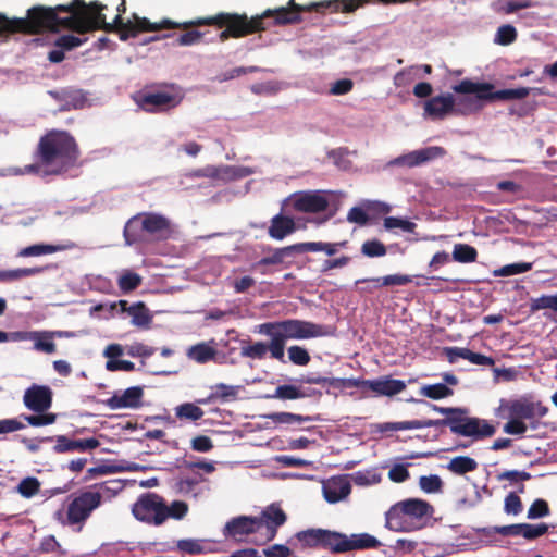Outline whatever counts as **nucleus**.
<instances>
[{"label":"nucleus","mask_w":557,"mask_h":557,"mask_svg":"<svg viewBox=\"0 0 557 557\" xmlns=\"http://www.w3.org/2000/svg\"><path fill=\"white\" fill-rule=\"evenodd\" d=\"M99 5V28L95 32L117 33L119 35H136L138 33H158L161 30L182 29L184 35H202L193 29L195 27L212 25L218 28H224L220 35H251L271 30L276 26H287L300 22L311 23L313 25L326 23V16L323 15L320 2L309 4H298L295 0H288L286 5L267 9L261 14L248 17L247 14L238 13H219L214 16L199 17L193 21L174 22L170 18H162L158 22H151L146 17L132 13L126 21L123 14L126 12V0H121L116 11L117 14L112 22H108L103 13L107 5L99 1H90Z\"/></svg>","instance_id":"1"},{"label":"nucleus","mask_w":557,"mask_h":557,"mask_svg":"<svg viewBox=\"0 0 557 557\" xmlns=\"http://www.w3.org/2000/svg\"><path fill=\"white\" fill-rule=\"evenodd\" d=\"M99 5L85 0H72L54 7L37 4L27 9L25 17H9L0 13V35H77L99 28Z\"/></svg>","instance_id":"2"},{"label":"nucleus","mask_w":557,"mask_h":557,"mask_svg":"<svg viewBox=\"0 0 557 557\" xmlns=\"http://www.w3.org/2000/svg\"><path fill=\"white\" fill-rule=\"evenodd\" d=\"M40 165L47 174H60L77 160L76 144L67 133L51 131L38 144Z\"/></svg>","instance_id":"3"},{"label":"nucleus","mask_w":557,"mask_h":557,"mask_svg":"<svg viewBox=\"0 0 557 557\" xmlns=\"http://www.w3.org/2000/svg\"><path fill=\"white\" fill-rule=\"evenodd\" d=\"M259 332L271 337V357L282 362L286 341L308 339L327 334L323 325L298 319L263 323L259 326Z\"/></svg>","instance_id":"4"},{"label":"nucleus","mask_w":557,"mask_h":557,"mask_svg":"<svg viewBox=\"0 0 557 557\" xmlns=\"http://www.w3.org/2000/svg\"><path fill=\"white\" fill-rule=\"evenodd\" d=\"M434 508L426 500L409 498L393 505L386 512V527L393 531H412L421 527V520L433 515Z\"/></svg>","instance_id":"5"},{"label":"nucleus","mask_w":557,"mask_h":557,"mask_svg":"<svg viewBox=\"0 0 557 557\" xmlns=\"http://www.w3.org/2000/svg\"><path fill=\"white\" fill-rule=\"evenodd\" d=\"M454 91L458 94H474L475 97H466L462 102L466 104L463 109H458L462 114H469L478 111L482 107V100H512L523 99L529 96L530 88L521 87L516 89H504L493 92V86L487 83L479 84L469 79L462 81L460 84L453 87Z\"/></svg>","instance_id":"6"},{"label":"nucleus","mask_w":557,"mask_h":557,"mask_svg":"<svg viewBox=\"0 0 557 557\" xmlns=\"http://www.w3.org/2000/svg\"><path fill=\"white\" fill-rule=\"evenodd\" d=\"M435 410L446 414L447 418L442 420H428V422H433L432 426H449L454 434L480 440L494 435L496 431L487 421L467 416V410L462 408L435 407Z\"/></svg>","instance_id":"7"},{"label":"nucleus","mask_w":557,"mask_h":557,"mask_svg":"<svg viewBox=\"0 0 557 557\" xmlns=\"http://www.w3.org/2000/svg\"><path fill=\"white\" fill-rule=\"evenodd\" d=\"M171 233L170 221L160 214L143 213L132 218L124 227V237L127 245L148 238L162 239Z\"/></svg>","instance_id":"8"},{"label":"nucleus","mask_w":557,"mask_h":557,"mask_svg":"<svg viewBox=\"0 0 557 557\" xmlns=\"http://www.w3.org/2000/svg\"><path fill=\"white\" fill-rule=\"evenodd\" d=\"M132 513L141 522L161 525L165 522V503L156 493H145L134 503Z\"/></svg>","instance_id":"9"},{"label":"nucleus","mask_w":557,"mask_h":557,"mask_svg":"<svg viewBox=\"0 0 557 557\" xmlns=\"http://www.w3.org/2000/svg\"><path fill=\"white\" fill-rule=\"evenodd\" d=\"M102 495L99 492L86 491L74 497L67 507V521L70 524L84 523L91 512L100 506Z\"/></svg>","instance_id":"10"},{"label":"nucleus","mask_w":557,"mask_h":557,"mask_svg":"<svg viewBox=\"0 0 557 557\" xmlns=\"http://www.w3.org/2000/svg\"><path fill=\"white\" fill-rule=\"evenodd\" d=\"M285 202L290 203L297 212L319 213L327 209L330 199L326 191L307 190L292 194Z\"/></svg>","instance_id":"11"},{"label":"nucleus","mask_w":557,"mask_h":557,"mask_svg":"<svg viewBox=\"0 0 557 557\" xmlns=\"http://www.w3.org/2000/svg\"><path fill=\"white\" fill-rule=\"evenodd\" d=\"M502 408L508 411L509 418H518L522 421L541 419L548 412V408L541 401H534L528 396L504 401Z\"/></svg>","instance_id":"12"},{"label":"nucleus","mask_w":557,"mask_h":557,"mask_svg":"<svg viewBox=\"0 0 557 557\" xmlns=\"http://www.w3.org/2000/svg\"><path fill=\"white\" fill-rule=\"evenodd\" d=\"M182 98L183 96L175 90L156 91L138 95L136 101L145 111L159 112L176 107L182 101Z\"/></svg>","instance_id":"13"},{"label":"nucleus","mask_w":557,"mask_h":557,"mask_svg":"<svg viewBox=\"0 0 557 557\" xmlns=\"http://www.w3.org/2000/svg\"><path fill=\"white\" fill-rule=\"evenodd\" d=\"M445 153L446 151L444 148L431 146L399 156L391 160L387 165L406 168L419 166L432 160L442 158Z\"/></svg>","instance_id":"14"},{"label":"nucleus","mask_w":557,"mask_h":557,"mask_svg":"<svg viewBox=\"0 0 557 557\" xmlns=\"http://www.w3.org/2000/svg\"><path fill=\"white\" fill-rule=\"evenodd\" d=\"M23 401L28 409L45 412L51 407L52 391L48 386L34 384L25 391Z\"/></svg>","instance_id":"15"},{"label":"nucleus","mask_w":557,"mask_h":557,"mask_svg":"<svg viewBox=\"0 0 557 557\" xmlns=\"http://www.w3.org/2000/svg\"><path fill=\"white\" fill-rule=\"evenodd\" d=\"M257 519L262 521V534L264 541L269 542L275 537L277 529L286 522L287 517L278 505L272 504Z\"/></svg>","instance_id":"16"},{"label":"nucleus","mask_w":557,"mask_h":557,"mask_svg":"<svg viewBox=\"0 0 557 557\" xmlns=\"http://www.w3.org/2000/svg\"><path fill=\"white\" fill-rule=\"evenodd\" d=\"M354 386L368 387L376 396H394L406 388V383L392 377H382L377 380L354 381Z\"/></svg>","instance_id":"17"},{"label":"nucleus","mask_w":557,"mask_h":557,"mask_svg":"<svg viewBox=\"0 0 557 557\" xmlns=\"http://www.w3.org/2000/svg\"><path fill=\"white\" fill-rule=\"evenodd\" d=\"M323 495L329 503L345 499L351 492V485L345 476H334L323 483Z\"/></svg>","instance_id":"18"},{"label":"nucleus","mask_w":557,"mask_h":557,"mask_svg":"<svg viewBox=\"0 0 557 557\" xmlns=\"http://www.w3.org/2000/svg\"><path fill=\"white\" fill-rule=\"evenodd\" d=\"M143 395L141 387H129L122 393H115L108 399V405L112 409L137 408L141 404Z\"/></svg>","instance_id":"19"},{"label":"nucleus","mask_w":557,"mask_h":557,"mask_svg":"<svg viewBox=\"0 0 557 557\" xmlns=\"http://www.w3.org/2000/svg\"><path fill=\"white\" fill-rule=\"evenodd\" d=\"M297 228L294 218L278 213L271 219L268 234L274 239L282 240L296 232Z\"/></svg>","instance_id":"20"},{"label":"nucleus","mask_w":557,"mask_h":557,"mask_svg":"<svg viewBox=\"0 0 557 557\" xmlns=\"http://www.w3.org/2000/svg\"><path fill=\"white\" fill-rule=\"evenodd\" d=\"M260 531H262V521L246 516L235 518L225 525V532L232 536L246 535Z\"/></svg>","instance_id":"21"},{"label":"nucleus","mask_w":557,"mask_h":557,"mask_svg":"<svg viewBox=\"0 0 557 557\" xmlns=\"http://www.w3.org/2000/svg\"><path fill=\"white\" fill-rule=\"evenodd\" d=\"M455 100L453 96H437L433 97L424 103L425 114L432 119H444L447 114L454 111Z\"/></svg>","instance_id":"22"},{"label":"nucleus","mask_w":557,"mask_h":557,"mask_svg":"<svg viewBox=\"0 0 557 557\" xmlns=\"http://www.w3.org/2000/svg\"><path fill=\"white\" fill-rule=\"evenodd\" d=\"M100 445L97 438L69 440L66 436H58L54 451L62 454L66 451H86L97 448Z\"/></svg>","instance_id":"23"},{"label":"nucleus","mask_w":557,"mask_h":557,"mask_svg":"<svg viewBox=\"0 0 557 557\" xmlns=\"http://www.w3.org/2000/svg\"><path fill=\"white\" fill-rule=\"evenodd\" d=\"M49 95L62 102L60 108L62 111L82 108L86 101L82 90L77 89L67 88L61 91H49Z\"/></svg>","instance_id":"24"},{"label":"nucleus","mask_w":557,"mask_h":557,"mask_svg":"<svg viewBox=\"0 0 557 557\" xmlns=\"http://www.w3.org/2000/svg\"><path fill=\"white\" fill-rule=\"evenodd\" d=\"M35 336L34 338H30V341L34 343V348L37 351L46 352V354H53L55 352L57 346L53 342L54 336H62V332H52V331H33Z\"/></svg>","instance_id":"25"},{"label":"nucleus","mask_w":557,"mask_h":557,"mask_svg":"<svg viewBox=\"0 0 557 557\" xmlns=\"http://www.w3.org/2000/svg\"><path fill=\"white\" fill-rule=\"evenodd\" d=\"M218 350L209 343H200L188 348L187 357L197 363L214 360Z\"/></svg>","instance_id":"26"},{"label":"nucleus","mask_w":557,"mask_h":557,"mask_svg":"<svg viewBox=\"0 0 557 557\" xmlns=\"http://www.w3.org/2000/svg\"><path fill=\"white\" fill-rule=\"evenodd\" d=\"M323 548L330 549L332 553L348 552V535L339 532L325 530Z\"/></svg>","instance_id":"27"},{"label":"nucleus","mask_w":557,"mask_h":557,"mask_svg":"<svg viewBox=\"0 0 557 557\" xmlns=\"http://www.w3.org/2000/svg\"><path fill=\"white\" fill-rule=\"evenodd\" d=\"M86 37H59L57 46L60 49L52 50L49 53V60L53 63H59L64 59V50H72L81 46L85 41Z\"/></svg>","instance_id":"28"},{"label":"nucleus","mask_w":557,"mask_h":557,"mask_svg":"<svg viewBox=\"0 0 557 557\" xmlns=\"http://www.w3.org/2000/svg\"><path fill=\"white\" fill-rule=\"evenodd\" d=\"M478 462L468 456H458L453 459L447 465V469L457 475H463L468 472H472L476 470Z\"/></svg>","instance_id":"29"},{"label":"nucleus","mask_w":557,"mask_h":557,"mask_svg":"<svg viewBox=\"0 0 557 557\" xmlns=\"http://www.w3.org/2000/svg\"><path fill=\"white\" fill-rule=\"evenodd\" d=\"M380 545V541L368 533L352 534L348 536V552L376 548Z\"/></svg>","instance_id":"30"},{"label":"nucleus","mask_w":557,"mask_h":557,"mask_svg":"<svg viewBox=\"0 0 557 557\" xmlns=\"http://www.w3.org/2000/svg\"><path fill=\"white\" fill-rule=\"evenodd\" d=\"M294 251L302 252V248L299 247V244L287 246L284 248H276L272 251L271 255L262 258L257 264L258 265L281 264L284 262L285 257L289 256Z\"/></svg>","instance_id":"31"},{"label":"nucleus","mask_w":557,"mask_h":557,"mask_svg":"<svg viewBox=\"0 0 557 557\" xmlns=\"http://www.w3.org/2000/svg\"><path fill=\"white\" fill-rule=\"evenodd\" d=\"M127 313L132 317V323L139 327H147L152 319L149 310L143 302L129 306Z\"/></svg>","instance_id":"32"},{"label":"nucleus","mask_w":557,"mask_h":557,"mask_svg":"<svg viewBox=\"0 0 557 557\" xmlns=\"http://www.w3.org/2000/svg\"><path fill=\"white\" fill-rule=\"evenodd\" d=\"M255 171L247 166L222 165L220 166L221 181H234L251 175Z\"/></svg>","instance_id":"33"},{"label":"nucleus","mask_w":557,"mask_h":557,"mask_svg":"<svg viewBox=\"0 0 557 557\" xmlns=\"http://www.w3.org/2000/svg\"><path fill=\"white\" fill-rule=\"evenodd\" d=\"M44 271V268H24L15 270L0 271V281L13 282L18 281L27 276L39 274Z\"/></svg>","instance_id":"34"},{"label":"nucleus","mask_w":557,"mask_h":557,"mask_svg":"<svg viewBox=\"0 0 557 557\" xmlns=\"http://www.w3.org/2000/svg\"><path fill=\"white\" fill-rule=\"evenodd\" d=\"M346 243H321L310 242L300 243L299 247L302 248V252L306 251H324L327 256H333L337 252L338 247H343Z\"/></svg>","instance_id":"35"},{"label":"nucleus","mask_w":557,"mask_h":557,"mask_svg":"<svg viewBox=\"0 0 557 557\" xmlns=\"http://www.w3.org/2000/svg\"><path fill=\"white\" fill-rule=\"evenodd\" d=\"M141 282L143 278L139 274L126 270L120 275L117 285L123 293L127 294L136 289Z\"/></svg>","instance_id":"36"},{"label":"nucleus","mask_w":557,"mask_h":557,"mask_svg":"<svg viewBox=\"0 0 557 557\" xmlns=\"http://www.w3.org/2000/svg\"><path fill=\"white\" fill-rule=\"evenodd\" d=\"M476 249L467 244H456L453 250V259L457 262L469 263L476 260Z\"/></svg>","instance_id":"37"},{"label":"nucleus","mask_w":557,"mask_h":557,"mask_svg":"<svg viewBox=\"0 0 557 557\" xmlns=\"http://www.w3.org/2000/svg\"><path fill=\"white\" fill-rule=\"evenodd\" d=\"M523 523L522 524H511L505 527H494V528H483L479 532L482 536L490 539L494 534L498 533L504 536L507 535H522Z\"/></svg>","instance_id":"38"},{"label":"nucleus","mask_w":557,"mask_h":557,"mask_svg":"<svg viewBox=\"0 0 557 557\" xmlns=\"http://www.w3.org/2000/svg\"><path fill=\"white\" fill-rule=\"evenodd\" d=\"M420 394L431 399H442L453 395V389L443 383L425 385L420 389Z\"/></svg>","instance_id":"39"},{"label":"nucleus","mask_w":557,"mask_h":557,"mask_svg":"<svg viewBox=\"0 0 557 557\" xmlns=\"http://www.w3.org/2000/svg\"><path fill=\"white\" fill-rule=\"evenodd\" d=\"M364 282H374L377 286H403L410 283L411 277L408 275L393 274L382 278L359 280L357 281V284Z\"/></svg>","instance_id":"40"},{"label":"nucleus","mask_w":557,"mask_h":557,"mask_svg":"<svg viewBox=\"0 0 557 557\" xmlns=\"http://www.w3.org/2000/svg\"><path fill=\"white\" fill-rule=\"evenodd\" d=\"M325 530L323 529H310L307 531L299 532L297 537L308 546H323Z\"/></svg>","instance_id":"41"},{"label":"nucleus","mask_w":557,"mask_h":557,"mask_svg":"<svg viewBox=\"0 0 557 557\" xmlns=\"http://www.w3.org/2000/svg\"><path fill=\"white\" fill-rule=\"evenodd\" d=\"M433 422L413 420V421H401V422H389L385 423L381 429L383 431H403L412 429H422L432 426Z\"/></svg>","instance_id":"42"},{"label":"nucleus","mask_w":557,"mask_h":557,"mask_svg":"<svg viewBox=\"0 0 557 557\" xmlns=\"http://www.w3.org/2000/svg\"><path fill=\"white\" fill-rule=\"evenodd\" d=\"M268 351L271 354V342L269 344L257 342L243 347L240 354L243 357L251 359H263Z\"/></svg>","instance_id":"43"},{"label":"nucleus","mask_w":557,"mask_h":557,"mask_svg":"<svg viewBox=\"0 0 557 557\" xmlns=\"http://www.w3.org/2000/svg\"><path fill=\"white\" fill-rule=\"evenodd\" d=\"M203 410L191 403L183 404L176 407V416L180 419H186L190 421H197L203 417Z\"/></svg>","instance_id":"44"},{"label":"nucleus","mask_w":557,"mask_h":557,"mask_svg":"<svg viewBox=\"0 0 557 557\" xmlns=\"http://www.w3.org/2000/svg\"><path fill=\"white\" fill-rule=\"evenodd\" d=\"M419 486L426 493H440L443 488V481L438 475H423L419 479Z\"/></svg>","instance_id":"45"},{"label":"nucleus","mask_w":557,"mask_h":557,"mask_svg":"<svg viewBox=\"0 0 557 557\" xmlns=\"http://www.w3.org/2000/svg\"><path fill=\"white\" fill-rule=\"evenodd\" d=\"M386 251L385 245L377 239L367 240L361 246V252L370 258L383 257Z\"/></svg>","instance_id":"46"},{"label":"nucleus","mask_w":557,"mask_h":557,"mask_svg":"<svg viewBox=\"0 0 557 557\" xmlns=\"http://www.w3.org/2000/svg\"><path fill=\"white\" fill-rule=\"evenodd\" d=\"M532 269V263L530 262H519L505 265L496 271H494L495 276H510L520 273L528 272Z\"/></svg>","instance_id":"47"},{"label":"nucleus","mask_w":557,"mask_h":557,"mask_svg":"<svg viewBox=\"0 0 557 557\" xmlns=\"http://www.w3.org/2000/svg\"><path fill=\"white\" fill-rule=\"evenodd\" d=\"M58 250H59L58 246L39 244V245H33V246L23 248L18 252V256H21V257L41 256V255L53 253Z\"/></svg>","instance_id":"48"},{"label":"nucleus","mask_w":557,"mask_h":557,"mask_svg":"<svg viewBox=\"0 0 557 557\" xmlns=\"http://www.w3.org/2000/svg\"><path fill=\"white\" fill-rule=\"evenodd\" d=\"M271 397L280 399H298L305 397V394L294 385H280Z\"/></svg>","instance_id":"49"},{"label":"nucleus","mask_w":557,"mask_h":557,"mask_svg":"<svg viewBox=\"0 0 557 557\" xmlns=\"http://www.w3.org/2000/svg\"><path fill=\"white\" fill-rule=\"evenodd\" d=\"M40 483L36 478L23 479L18 486L17 492L24 497H32L39 492Z\"/></svg>","instance_id":"50"},{"label":"nucleus","mask_w":557,"mask_h":557,"mask_svg":"<svg viewBox=\"0 0 557 557\" xmlns=\"http://www.w3.org/2000/svg\"><path fill=\"white\" fill-rule=\"evenodd\" d=\"M384 227L385 230L388 231L394 228H400L404 232L412 233L416 228V224L408 220L389 216L384 219Z\"/></svg>","instance_id":"51"},{"label":"nucleus","mask_w":557,"mask_h":557,"mask_svg":"<svg viewBox=\"0 0 557 557\" xmlns=\"http://www.w3.org/2000/svg\"><path fill=\"white\" fill-rule=\"evenodd\" d=\"M289 360L297 366H306L310 362L309 352L300 346H290L287 350Z\"/></svg>","instance_id":"52"},{"label":"nucleus","mask_w":557,"mask_h":557,"mask_svg":"<svg viewBox=\"0 0 557 557\" xmlns=\"http://www.w3.org/2000/svg\"><path fill=\"white\" fill-rule=\"evenodd\" d=\"M213 392L211 394L212 398H220L223 400L235 398L238 392V387L226 385V384H216L212 387Z\"/></svg>","instance_id":"53"},{"label":"nucleus","mask_w":557,"mask_h":557,"mask_svg":"<svg viewBox=\"0 0 557 557\" xmlns=\"http://www.w3.org/2000/svg\"><path fill=\"white\" fill-rule=\"evenodd\" d=\"M188 511V505L182 500H175L170 506L165 505V520L168 518L182 519Z\"/></svg>","instance_id":"54"},{"label":"nucleus","mask_w":557,"mask_h":557,"mask_svg":"<svg viewBox=\"0 0 557 557\" xmlns=\"http://www.w3.org/2000/svg\"><path fill=\"white\" fill-rule=\"evenodd\" d=\"M37 336L33 333V331H17V332H11L7 333L3 331H0V343L2 342H22V341H30V338H34Z\"/></svg>","instance_id":"55"},{"label":"nucleus","mask_w":557,"mask_h":557,"mask_svg":"<svg viewBox=\"0 0 557 557\" xmlns=\"http://www.w3.org/2000/svg\"><path fill=\"white\" fill-rule=\"evenodd\" d=\"M527 430V423L518 418H510V420L504 425V432L511 435H522Z\"/></svg>","instance_id":"56"},{"label":"nucleus","mask_w":557,"mask_h":557,"mask_svg":"<svg viewBox=\"0 0 557 557\" xmlns=\"http://www.w3.org/2000/svg\"><path fill=\"white\" fill-rule=\"evenodd\" d=\"M549 515L548 504L544 499H536L528 511L529 519H536Z\"/></svg>","instance_id":"57"},{"label":"nucleus","mask_w":557,"mask_h":557,"mask_svg":"<svg viewBox=\"0 0 557 557\" xmlns=\"http://www.w3.org/2000/svg\"><path fill=\"white\" fill-rule=\"evenodd\" d=\"M547 530L548 525L545 523L536 525L523 523L522 536L528 540H533L545 534Z\"/></svg>","instance_id":"58"},{"label":"nucleus","mask_w":557,"mask_h":557,"mask_svg":"<svg viewBox=\"0 0 557 557\" xmlns=\"http://www.w3.org/2000/svg\"><path fill=\"white\" fill-rule=\"evenodd\" d=\"M154 349L141 343H134L127 347V354L131 357H150Z\"/></svg>","instance_id":"59"},{"label":"nucleus","mask_w":557,"mask_h":557,"mask_svg":"<svg viewBox=\"0 0 557 557\" xmlns=\"http://www.w3.org/2000/svg\"><path fill=\"white\" fill-rule=\"evenodd\" d=\"M191 448L195 451L207 453L213 448L212 441L206 435H199L191 440Z\"/></svg>","instance_id":"60"},{"label":"nucleus","mask_w":557,"mask_h":557,"mask_svg":"<svg viewBox=\"0 0 557 557\" xmlns=\"http://www.w3.org/2000/svg\"><path fill=\"white\" fill-rule=\"evenodd\" d=\"M505 511L507 513L517 515L522 510V504L520 497L515 493H510L505 498Z\"/></svg>","instance_id":"61"},{"label":"nucleus","mask_w":557,"mask_h":557,"mask_svg":"<svg viewBox=\"0 0 557 557\" xmlns=\"http://www.w3.org/2000/svg\"><path fill=\"white\" fill-rule=\"evenodd\" d=\"M465 354L466 360L470 361L473 364L492 367L495 363L493 358L484 356L482 354L473 352L470 349H468V351H466Z\"/></svg>","instance_id":"62"},{"label":"nucleus","mask_w":557,"mask_h":557,"mask_svg":"<svg viewBox=\"0 0 557 557\" xmlns=\"http://www.w3.org/2000/svg\"><path fill=\"white\" fill-rule=\"evenodd\" d=\"M465 354L466 360L470 361L473 364L492 367L495 363L493 358L484 356L482 354L473 352L470 349H468V351H466Z\"/></svg>","instance_id":"63"},{"label":"nucleus","mask_w":557,"mask_h":557,"mask_svg":"<svg viewBox=\"0 0 557 557\" xmlns=\"http://www.w3.org/2000/svg\"><path fill=\"white\" fill-rule=\"evenodd\" d=\"M347 220L351 223L364 225L368 222V214L362 208L354 207L349 210Z\"/></svg>","instance_id":"64"}]
</instances>
